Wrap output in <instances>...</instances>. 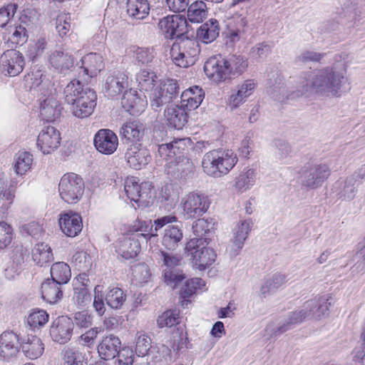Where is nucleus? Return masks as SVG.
Masks as SVG:
<instances>
[{"mask_svg": "<svg viewBox=\"0 0 365 365\" xmlns=\"http://www.w3.org/2000/svg\"><path fill=\"white\" fill-rule=\"evenodd\" d=\"M347 79L344 68L326 67L304 73L299 80L296 91L283 93L278 101L294 99L315 94L324 98H339L344 93V86Z\"/></svg>", "mask_w": 365, "mask_h": 365, "instance_id": "1", "label": "nucleus"}, {"mask_svg": "<svg viewBox=\"0 0 365 365\" xmlns=\"http://www.w3.org/2000/svg\"><path fill=\"white\" fill-rule=\"evenodd\" d=\"M53 86V83L49 75L38 71L34 74L31 89L40 96V113L47 121H52L58 118L62 109L57 100L52 96Z\"/></svg>", "mask_w": 365, "mask_h": 365, "instance_id": "2", "label": "nucleus"}, {"mask_svg": "<svg viewBox=\"0 0 365 365\" xmlns=\"http://www.w3.org/2000/svg\"><path fill=\"white\" fill-rule=\"evenodd\" d=\"M237 155L231 150L215 149L206 153L202 160L203 171L214 178L227 175L237 163Z\"/></svg>", "mask_w": 365, "mask_h": 365, "instance_id": "3", "label": "nucleus"}, {"mask_svg": "<svg viewBox=\"0 0 365 365\" xmlns=\"http://www.w3.org/2000/svg\"><path fill=\"white\" fill-rule=\"evenodd\" d=\"M329 299H313L306 302L300 309L290 312L284 321L279 325L278 331L283 333L294 325L302 322L307 317L319 319L328 314L331 302Z\"/></svg>", "mask_w": 365, "mask_h": 365, "instance_id": "4", "label": "nucleus"}, {"mask_svg": "<svg viewBox=\"0 0 365 365\" xmlns=\"http://www.w3.org/2000/svg\"><path fill=\"white\" fill-rule=\"evenodd\" d=\"M207 245V240L203 238H192L186 243L185 250L191 257L194 269L203 271L215 262L216 253Z\"/></svg>", "mask_w": 365, "mask_h": 365, "instance_id": "5", "label": "nucleus"}, {"mask_svg": "<svg viewBox=\"0 0 365 365\" xmlns=\"http://www.w3.org/2000/svg\"><path fill=\"white\" fill-rule=\"evenodd\" d=\"M125 192L131 201L138 203L140 207H149L155 199V191L150 182L139 183L137 178H128L124 185Z\"/></svg>", "mask_w": 365, "mask_h": 365, "instance_id": "6", "label": "nucleus"}, {"mask_svg": "<svg viewBox=\"0 0 365 365\" xmlns=\"http://www.w3.org/2000/svg\"><path fill=\"white\" fill-rule=\"evenodd\" d=\"M200 53L198 43L195 40L183 39L174 43L170 48V57L175 65L187 68L193 65Z\"/></svg>", "mask_w": 365, "mask_h": 365, "instance_id": "7", "label": "nucleus"}, {"mask_svg": "<svg viewBox=\"0 0 365 365\" xmlns=\"http://www.w3.org/2000/svg\"><path fill=\"white\" fill-rule=\"evenodd\" d=\"M58 192L63 200L69 204H76L83 195V180L77 174L66 173L60 180Z\"/></svg>", "mask_w": 365, "mask_h": 365, "instance_id": "8", "label": "nucleus"}, {"mask_svg": "<svg viewBox=\"0 0 365 365\" xmlns=\"http://www.w3.org/2000/svg\"><path fill=\"white\" fill-rule=\"evenodd\" d=\"M178 88L175 80L160 81L150 90L149 98L152 109L157 111L164 105L170 103L177 96Z\"/></svg>", "mask_w": 365, "mask_h": 365, "instance_id": "9", "label": "nucleus"}, {"mask_svg": "<svg viewBox=\"0 0 365 365\" xmlns=\"http://www.w3.org/2000/svg\"><path fill=\"white\" fill-rule=\"evenodd\" d=\"M210 207V202L203 194L197 192H190L181 199L180 207L184 216L192 219L204 215Z\"/></svg>", "mask_w": 365, "mask_h": 365, "instance_id": "10", "label": "nucleus"}, {"mask_svg": "<svg viewBox=\"0 0 365 365\" xmlns=\"http://www.w3.org/2000/svg\"><path fill=\"white\" fill-rule=\"evenodd\" d=\"M257 87V82L254 78H247L239 83L226 98V106L233 111L244 104L251 97Z\"/></svg>", "mask_w": 365, "mask_h": 365, "instance_id": "11", "label": "nucleus"}, {"mask_svg": "<svg viewBox=\"0 0 365 365\" xmlns=\"http://www.w3.org/2000/svg\"><path fill=\"white\" fill-rule=\"evenodd\" d=\"M187 26L186 19L179 14L168 15L158 22L160 33L167 39L180 37L187 32Z\"/></svg>", "mask_w": 365, "mask_h": 365, "instance_id": "12", "label": "nucleus"}, {"mask_svg": "<svg viewBox=\"0 0 365 365\" xmlns=\"http://www.w3.org/2000/svg\"><path fill=\"white\" fill-rule=\"evenodd\" d=\"M47 61L48 66L58 73H66L74 65V58L71 52L59 46L48 52Z\"/></svg>", "mask_w": 365, "mask_h": 365, "instance_id": "13", "label": "nucleus"}, {"mask_svg": "<svg viewBox=\"0 0 365 365\" xmlns=\"http://www.w3.org/2000/svg\"><path fill=\"white\" fill-rule=\"evenodd\" d=\"M331 173L329 166L324 163L314 164L307 167L302 175V185L311 189L322 186Z\"/></svg>", "mask_w": 365, "mask_h": 365, "instance_id": "14", "label": "nucleus"}, {"mask_svg": "<svg viewBox=\"0 0 365 365\" xmlns=\"http://www.w3.org/2000/svg\"><path fill=\"white\" fill-rule=\"evenodd\" d=\"M61 140L60 131L52 125L45 126L37 138V148L44 155L53 153L60 146Z\"/></svg>", "mask_w": 365, "mask_h": 365, "instance_id": "15", "label": "nucleus"}, {"mask_svg": "<svg viewBox=\"0 0 365 365\" xmlns=\"http://www.w3.org/2000/svg\"><path fill=\"white\" fill-rule=\"evenodd\" d=\"M185 344V338L178 332L174 333L172 339L168 344L156 346L157 352L153 356V361L159 365H168L172 361V349L178 351L183 349Z\"/></svg>", "mask_w": 365, "mask_h": 365, "instance_id": "16", "label": "nucleus"}, {"mask_svg": "<svg viewBox=\"0 0 365 365\" xmlns=\"http://www.w3.org/2000/svg\"><path fill=\"white\" fill-rule=\"evenodd\" d=\"M97 96L96 92L89 88H85L84 92L75 103L71 105V112L77 118H84L91 115L96 106Z\"/></svg>", "mask_w": 365, "mask_h": 365, "instance_id": "17", "label": "nucleus"}, {"mask_svg": "<svg viewBox=\"0 0 365 365\" xmlns=\"http://www.w3.org/2000/svg\"><path fill=\"white\" fill-rule=\"evenodd\" d=\"M177 221L173 215L163 216L155 220L153 224L151 220H136L133 222V229L135 232H141L142 235L150 240L158 236V231L163 227Z\"/></svg>", "mask_w": 365, "mask_h": 365, "instance_id": "18", "label": "nucleus"}, {"mask_svg": "<svg viewBox=\"0 0 365 365\" xmlns=\"http://www.w3.org/2000/svg\"><path fill=\"white\" fill-rule=\"evenodd\" d=\"M93 144L100 153L111 155L118 147V138L111 130L101 129L94 135Z\"/></svg>", "mask_w": 365, "mask_h": 365, "instance_id": "19", "label": "nucleus"}, {"mask_svg": "<svg viewBox=\"0 0 365 365\" xmlns=\"http://www.w3.org/2000/svg\"><path fill=\"white\" fill-rule=\"evenodd\" d=\"M73 329L72 319L67 316H61L53 322L50 328V335L54 341L66 344L71 339Z\"/></svg>", "mask_w": 365, "mask_h": 365, "instance_id": "20", "label": "nucleus"}, {"mask_svg": "<svg viewBox=\"0 0 365 365\" xmlns=\"http://www.w3.org/2000/svg\"><path fill=\"white\" fill-rule=\"evenodd\" d=\"M90 280L85 273L80 274L73 281L72 301L78 308L90 304L91 294L89 292Z\"/></svg>", "mask_w": 365, "mask_h": 365, "instance_id": "21", "label": "nucleus"}, {"mask_svg": "<svg viewBox=\"0 0 365 365\" xmlns=\"http://www.w3.org/2000/svg\"><path fill=\"white\" fill-rule=\"evenodd\" d=\"M24 66V57L19 51L9 50L1 56V69L5 75L16 76L23 71Z\"/></svg>", "mask_w": 365, "mask_h": 365, "instance_id": "22", "label": "nucleus"}, {"mask_svg": "<svg viewBox=\"0 0 365 365\" xmlns=\"http://www.w3.org/2000/svg\"><path fill=\"white\" fill-rule=\"evenodd\" d=\"M225 60L220 56L208 58L204 65V71L208 78L215 83H221L230 78Z\"/></svg>", "mask_w": 365, "mask_h": 365, "instance_id": "23", "label": "nucleus"}, {"mask_svg": "<svg viewBox=\"0 0 365 365\" xmlns=\"http://www.w3.org/2000/svg\"><path fill=\"white\" fill-rule=\"evenodd\" d=\"M257 179V170L251 167H245L236 174L232 181V188L237 194L245 193L255 185Z\"/></svg>", "mask_w": 365, "mask_h": 365, "instance_id": "24", "label": "nucleus"}, {"mask_svg": "<svg viewBox=\"0 0 365 365\" xmlns=\"http://www.w3.org/2000/svg\"><path fill=\"white\" fill-rule=\"evenodd\" d=\"M19 351V336L13 331H4L0 335V359L9 361Z\"/></svg>", "mask_w": 365, "mask_h": 365, "instance_id": "25", "label": "nucleus"}, {"mask_svg": "<svg viewBox=\"0 0 365 365\" xmlns=\"http://www.w3.org/2000/svg\"><path fill=\"white\" fill-rule=\"evenodd\" d=\"M123 107L131 115H138L143 112L148 106V101L143 94H139L136 91L130 89L122 98Z\"/></svg>", "mask_w": 365, "mask_h": 365, "instance_id": "26", "label": "nucleus"}, {"mask_svg": "<svg viewBox=\"0 0 365 365\" xmlns=\"http://www.w3.org/2000/svg\"><path fill=\"white\" fill-rule=\"evenodd\" d=\"M252 226L253 222L251 219L241 220L235 225L232 230V247L230 251L232 255H237L243 247Z\"/></svg>", "mask_w": 365, "mask_h": 365, "instance_id": "27", "label": "nucleus"}, {"mask_svg": "<svg viewBox=\"0 0 365 365\" xmlns=\"http://www.w3.org/2000/svg\"><path fill=\"white\" fill-rule=\"evenodd\" d=\"M125 158L128 165L135 170L145 167L151 160L148 149L139 145H131L125 153Z\"/></svg>", "mask_w": 365, "mask_h": 365, "instance_id": "28", "label": "nucleus"}, {"mask_svg": "<svg viewBox=\"0 0 365 365\" xmlns=\"http://www.w3.org/2000/svg\"><path fill=\"white\" fill-rule=\"evenodd\" d=\"M59 225L62 232L68 237H76L83 228L81 217L75 212H66L61 215Z\"/></svg>", "mask_w": 365, "mask_h": 365, "instance_id": "29", "label": "nucleus"}, {"mask_svg": "<svg viewBox=\"0 0 365 365\" xmlns=\"http://www.w3.org/2000/svg\"><path fill=\"white\" fill-rule=\"evenodd\" d=\"M128 87V77L123 72H115L109 74L105 81L104 91L109 96L120 94Z\"/></svg>", "mask_w": 365, "mask_h": 365, "instance_id": "30", "label": "nucleus"}, {"mask_svg": "<svg viewBox=\"0 0 365 365\" xmlns=\"http://www.w3.org/2000/svg\"><path fill=\"white\" fill-rule=\"evenodd\" d=\"M164 118L169 126L182 129L187 123L186 109L181 104H170L164 111Z\"/></svg>", "mask_w": 365, "mask_h": 365, "instance_id": "31", "label": "nucleus"}, {"mask_svg": "<svg viewBox=\"0 0 365 365\" xmlns=\"http://www.w3.org/2000/svg\"><path fill=\"white\" fill-rule=\"evenodd\" d=\"M205 98L203 90L198 86H192L184 91L180 96V104L186 110L198 108Z\"/></svg>", "mask_w": 365, "mask_h": 365, "instance_id": "32", "label": "nucleus"}, {"mask_svg": "<svg viewBox=\"0 0 365 365\" xmlns=\"http://www.w3.org/2000/svg\"><path fill=\"white\" fill-rule=\"evenodd\" d=\"M22 351L29 359H38L44 352L45 345L43 341L35 335H28L21 344Z\"/></svg>", "mask_w": 365, "mask_h": 365, "instance_id": "33", "label": "nucleus"}, {"mask_svg": "<svg viewBox=\"0 0 365 365\" xmlns=\"http://www.w3.org/2000/svg\"><path fill=\"white\" fill-rule=\"evenodd\" d=\"M116 252L124 259L135 257L140 251V245L134 237H123L117 242Z\"/></svg>", "mask_w": 365, "mask_h": 365, "instance_id": "34", "label": "nucleus"}, {"mask_svg": "<svg viewBox=\"0 0 365 365\" xmlns=\"http://www.w3.org/2000/svg\"><path fill=\"white\" fill-rule=\"evenodd\" d=\"M121 341L113 334L104 336L98 345L99 356L104 360L113 359L119 350Z\"/></svg>", "mask_w": 365, "mask_h": 365, "instance_id": "35", "label": "nucleus"}, {"mask_svg": "<svg viewBox=\"0 0 365 365\" xmlns=\"http://www.w3.org/2000/svg\"><path fill=\"white\" fill-rule=\"evenodd\" d=\"M145 134V128L139 121L129 120L123 124L120 128V135L125 140L138 143L143 140Z\"/></svg>", "mask_w": 365, "mask_h": 365, "instance_id": "36", "label": "nucleus"}, {"mask_svg": "<svg viewBox=\"0 0 365 365\" xmlns=\"http://www.w3.org/2000/svg\"><path fill=\"white\" fill-rule=\"evenodd\" d=\"M63 365H86L88 358L85 351L78 347L66 346L61 351Z\"/></svg>", "mask_w": 365, "mask_h": 365, "instance_id": "37", "label": "nucleus"}, {"mask_svg": "<svg viewBox=\"0 0 365 365\" xmlns=\"http://www.w3.org/2000/svg\"><path fill=\"white\" fill-rule=\"evenodd\" d=\"M81 68L88 77H93L103 68V57L98 53H90L81 58Z\"/></svg>", "mask_w": 365, "mask_h": 365, "instance_id": "38", "label": "nucleus"}, {"mask_svg": "<svg viewBox=\"0 0 365 365\" xmlns=\"http://www.w3.org/2000/svg\"><path fill=\"white\" fill-rule=\"evenodd\" d=\"M126 12L132 19L143 20L149 14L150 4L148 0H128Z\"/></svg>", "mask_w": 365, "mask_h": 365, "instance_id": "39", "label": "nucleus"}, {"mask_svg": "<svg viewBox=\"0 0 365 365\" xmlns=\"http://www.w3.org/2000/svg\"><path fill=\"white\" fill-rule=\"evenodd\" d=\"M287 281V276L285 274L275 273L264 281L260 289V294L263 297H266L267 295L275 292Z\"/></svg>", "mask_w": 365, "mask_h": 365, "instance_id": "40", "label": "nucleus"}, {"mask_svg": "<svg viewBox=\"0 0 365 365\" xmlns=\"http://www.w3.org/2000/svg\"><path fill=\"white\" fill-rule=\"evenodd\" d=\"M229 77L240 76L248 67L247 58L241 55H232L225 58Z\"/></svg>", "mask_w": 365, "mask_h": 365, "instance_id": "41", "label": "nucleus"}, {"mask_svg": "<svg viewBox=\"0 0 365 365\" xmlns=\"http://www.w3.org/2000/svg\"><path fill=\"white\" fill-rule=\"evenodd\" d=\"M34 158L31 153L27 151L18 152L14 159V170L18 175H26L31 168Z\"/></svg>", "mask_w": 365, "mask_h": 365, "instance_id": "42", "label": "nucleus"}, {"mask_svg": "<svg viewBox=\"0 0 365 365\" xmlns=\"http://www.w3.org/2000/svg\"><path fill=\"white\" fill-rule=\"evenodd\" d=\"M59 284L53 280L48 279L41 285V294L43 299L50 304H54L62 297V292Z\"/></svg>", "mask_w": 365, "mask_h": 365, "instance_id": "43", "label": "nucleus"}, {"mask_svg": "<svg viewBox=\"0 0 365 365\" xmlns=\"http://www.w3.org/2000/svg\"><path fill=\"white\" fill-rule=\"evenodd\" d=\"M219 31L218 21L211 19L200 27L197 36L205 43H211L218 36Z\"/></svg>", "mask_w": 365, "mask_h": 365, "instance_id": "44", "label": "nucleus"}, {"mask_svg": "<svg viewBox=\"0 0 365 365\" xmlns=\"http://www.w3.org/2000/svg\"><path fill=\"white\" fill-rule=\"evenodd\" d=\"M182 237V232L178 226L169 225L165 229L163 244L168 249L174 250Z\"/></svg>", "mask_w": 365, "mask_h": 365, "instance_id": "45", "label": "nucleus"}, {"mask_svg": "<svg viewBox=\"0 0 365 365\" xmlns=\"http://www.w3.org/2000/svg\"><path fill=\"white\" fill-rule=\"evenodd\" d=\"M47 36L45 34H41L30 41L26 54L30 59L34 61L44 53L47 48Z\"/></svg>", "mask_w": 365, "mask_h": 365, "instance_id": "46", "label": "nucleus"}, {"mask_svg": "<svg viewBox=\"0 0 365 365\" xmlns=\"http://www.w3.org/2000/svg\"><path fill=\"white\" fill-rule=\"evenodd\" d=\"M32 259L40 266L51 262L53 256L50 246L44 242L37 243L32 250Z\"/></svg>", "mask_w": 365, "mask_h": 365, "instance_id": "47", "label": "nucleus"}, {"mask_svg": "<svg viewBox=\"0 0 365 365\" xmlns=\"http://www.w3.org/2000/svg\"><path fill=\"white\" fill-rule=\"evenodd\" d=\"M51 280L59 284L68 283L71 277V271L69 265L63 262L54 263L51 267Z\"/></svg>", "mask_w": 365, "mask_h": 365, "instance_id": "48", "label": "nucleus"}, {"mask_svg": "<svg viewBox=\"0 0 365 365\" xmlns=\"http://www.w3.org/2000/svg\"><path fill=\"white\" fill-rule=\"evenodd\" d=\"M207 16V8L203 1L192 3L187 9V19L192 23H200Z\"/></svg>", "mask_w": 365, "mask_h": 365, "instance_id": "49", "label": "nucleus"}, {"mask_svg": "<svg viewBox=\"0 0 365 365\" xmlns=\"http://www.w3.org/2000/svg\"><path fill=\"white\" fill-rule=\"evenodd\" d=\"M107 304L112 309H120L126 300V295L118 287H110L105 297Z\"/></svg>", "mask_w": 365, "mask_h": 365, "instance_id": "50", "label": "nucleus"}, {"mask_svg": "<svg viewBox=\"0 0 365 365\" xmlns=\"http://www.w3.org/2000/svg\"><path fill=\"white\" fill-rule=\"evenodd\" d=\"M85 88H83L81 83L79 81H72L68 83L63 90L65 101L68 104H72L82 96Z\"/></svg>", "mask_w": 365, "mask_h": 365, "instance_id": "51", "label": "nucleus"}, {"mask_svg": "<svg viewBox=\"0 0 365 365\" xmlns=\"http://www.w3.org/2000/svg\"><path fill=\"white\" fill-rule=\"evenodd\" d=\"M135 352L138 356H145L151 348L150 337L143 331H138L135 337Z\"/></svg>", "mask_w": 365, "mask_h": 365, "instance_id": "52", "label": "nucleus"}, {"mask_svg": "<svg viewBox=\"0 0 365 365\" xmlns=\"http://www.w3.org/2000/svg\"><path fill=\"white\" fill-rule=\"evenodd\" d=\"M156 78L155 73L148 70H142L136 76V81L138 83L140 89L145 91H150L157 85L155 83Z\"/></svg>", "mask_w": 365, "mask_h": 365, "instance_id": "53", "label": "nucleus"}, {"mask_svg": "<svg viewBox=\"0 0 365 365\" xmlns=\"http://www.w3.org/2000/svg\"><path fill=\"white\" fill-rule=\"evenodd\" d=\"M71 263L77 269L86 272L92 267V260L90 255L83 251H77L72 256Z\"/></svg>", "mask_w": 365, "mask_h": 365, "instance_id": "54", "label": "nucleus"}, {"mask_svg": "<svg viewBox=\"0 0 365 365\" xmlns=\"http://www.w3.org/2000/svg\"><path fill=\"white\" fill-rule=\"evenodd\" d=\"M49 316L43 309L33 310L27 317V324L33 329L44 326L48 321Z\"/></svg>", "mask_w": 365, "mask_h": 365, "instance_id": "55", "label": "nucleus"}, {"mask_svg": "<svg viewBox=\"0 0 365 365\" xmlns=\"http://www.w3.org/2000/svg\"><path fill=\"white\" fill-rule=\"evenodd\" d=\"M214 220L211 217L200 218L193 222V233L199 237L198 238H202L214 228Z\"/></svg>", "mask_w": 365, "mask_h": 365, "instance_id": "56", "label": "nucleus"}, {"mask_svg": "<svg viewBox=\"0 0 365 365\" xmlns=\"http://www.w3.org/2000/svg\"><path fill=\"white\" fill-rule=\"evenodd\" d=\"M205 282L201 278H192L185 282L180 291L181 295L185 298L191 296L197 290H203Z\"/></svg>", "mask_w": 365, "mask_h": 365, "instance_id": "57", "label": "nucleus"}, {"mask_svg": "<svg viewBox=\"0 0 365 365\" xmlns=\"http://www.w3.org/2000/svg\"><path fill=\"white\" fill-rule=\"evenodd\" d=\"M14 238L12 226L5 222H0V250L9 247Z\"/></svg>", "mask_w": 365, "mask_h": 365, "instance_id": "58", "label": "nucleus"}, {"mask_svg": "<svg viewBox=\"0 0 365 365\" xmlns=\"http://www.w3.org/2000/svg\"><path fill=\"white\" fill-rule=\"evenodd\" d=\"M151 273L148 266L144 263L136 264L133 269V280L139 284L149 281Z\"/></svg>", "mask_w": 365, "mask_h": 365, "instance_id": "59", "label": "nucleus"}, {"mask_svg": "<svg viewBox=\"0 0 365 365\" xmlns=\"http://www.w3.org/2000/svg\"><path fill=\"white\" fill-rule=\"evenodd\" d=\"M179 322V312L168 310L160 315L157 319L159 327H172Z\"/></svg>", "mask_w": 365, "mask_h": 365, "instance_id": "60", "label": "nucleus"}, {"mask_svg": "<svg viewBox=\"0 0 365 365\" xmlns=\"http://www.w3.org/2000/svg\"><path fill=\"white\" fill-rule=\"evenodd\" d=\"M357 192V185L354 177L348 178L344 185L339 193V197L344 200H351L354 199Z\"/></svg>", "mask_w": 365, "mask_h": 365, "instance_id": "61", "label": "nucleus"}, {"mask_svg": "<svg viewBox=\"0 0 365 365\" xmlns=\"http://www.w3.org/2000/svg\"><path fill=\"white\" fill-rule=\"evenodd\" d=\"M160 257L165 267L164 269L175 270V268L181 264L182 259L180 255L163 251H160Z\"/></svg>", "mask_w": 365, "mask_h": 365, "instance_id": "62", "label": "nucleus"}, {"mask_svg": "<svg viewBox=\"0 0 365 365\" xmlns=\"http://www.w3.org/2000/svg\"><path fill=\"white\" fill-rule=\"evenodd\" d=\"M103 287L101 285H97L94 288V299L93 306L96 312L99 316H103L106 311V307L104 304V295L103 294Z\"/></svg>", "mask_w": 365, "mask_h": 365, "instance_id": "63", "label": "nucleus"}, {"mask_svg": "<svg viewBox=\"0 0 365 365\" xmlns=\"http://www.w3.org/2000/svg\"><path fill=\"white\" fill-rule=\"evenodd\" d=\"M155 53L153 49L146 48H137L133 51V57L141 64L150 63L154 58Z\"/></svg>", "mask_w": 365, "mask_h": 365, "instance_id": "64", "label": "nucleus"}]
</instances>
